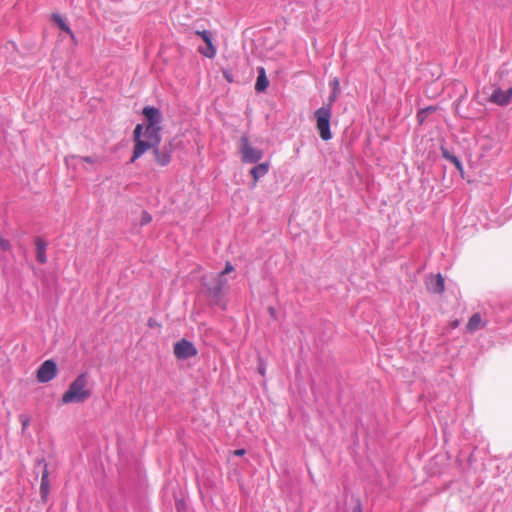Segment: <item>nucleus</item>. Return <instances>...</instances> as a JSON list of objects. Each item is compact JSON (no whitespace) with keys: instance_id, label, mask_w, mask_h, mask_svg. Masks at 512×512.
Masks as SVG:
<instances>
[{"instance_id":"nucleus-15","label":"nucleus","mask_w":512,"mask_h":512,"mask_svg":"<svg viewBox=\"0 0 512 512\" xmlns=\"http://www.w3.org/2000/svg\"><path fill=\"white\" fill-rule=\"evenodd\" d=\"M159 131H160L159 125L152 126V128L150 129V124H148L146 126L145 132H144V137L146 138L145 140L152 141V142H154V144L159 145L160 141H161Z\"/></svg>"},{"instance_id":"nucleus-4","label":"nucleus","mask_w":512,"mask_h":512,"mask_svg":"<svg viewBox=\"0 0 512 512\" xmlns=\"http://www.w3.org/2000/svg\"><path fill=\"white\" fill-rule=\"evenodd\" d=\"M143 126L138 124L134 129V151L133 156L130 160L131 163L135 162L140 156H142L148 149L155 148L158 144H154L152 141L141 139Z\"/></svg>"},{"instance_id":"nucleus-11","label":"nucleus","mask_w":512,"mask_h":512,"mask_svg":"<svg viewBox=\"0 0 512 512\" xmlns=\"http://www.w3.org/2000/svg\"><path fill=\"white\" fill-rule=\"evenodd\" d=\"M143 115L150 124V129L152 126L159 125L162 120V115L158 108L154 106H146L143 108Z\"/></svg>"},{"instance_id":"nucleus-9","label":"nucleus","mask_w":512,"mask_h":512,"mask_svg":"<svg viewBox=\"0 0 512 512\" xmlns=\"http://www.w3.org/2000/svg\"><path fill=\"white\" fill-rule=\"evenodd\" d=\"M155 160L160 166H167L171 161L172 145L171 143L165 144L162 147L159 145L154 148Z\"/></svg>"},{"instance_id":"nucleus-28","label":"nucleus","mask_w":512,"mask_h":512,"mask_svg":"<svg viewBox=\"0 0 512 512\" xmlns=\"http://www.w3.org/2000/svg\"><path fill=\"white\" fill-rule=\"evenodd\" d=\"M20 421L22 423L23 430H25L27 428V426L29 425V418L26 417L25 415H21L20 416Z\"/></svg>"},{"instance_id":"nucleus-7","label":"nucleus","mask_w":512,"mask_h":512,"mask_svg":"<svg viewBox=\"0 0 512 512\" xmlns=\"http://www.w3.org/2000/svg\"><path fill=\"white\" fill-rule=\"evenodd\" d=\"M57 374L56 363L49 359L44 361L37 370V380L40 383H47L55 378Z\"/></svg>"},{"instance_id":"nucleus-8","label":"nucleus","mask_w":512,"mask_h":512,"mask_svg":"<svg viewBox=\"0 0 512 512\" xmlns=\"http://www.w3.org/2000/svg\"><path fill=\"white\" fill-rule=\"evenodd\" d=\"M512 99V87L505 90L496 88L493 90L489 97V101L498 106H506L511 102Z\"/></svg>"},{"instance_id":"nucleus-27","label":"nucleus","mask_w":512,"mask_h":512,"mask_svg":"<svg viewBox=\"0 0 512 512\" xmlns=\"http://www.w3.org/2000/svg\"><path fill=\"white\" fill-rule=\"evenodd\" d=\"M332 91L340 93V81L338 78H334L331 83Z\"/></svg>"},{"instance_id":"nucleus-16","label":"nucleus","mask_w":512,"mask_h":512,"mask_svg":"<svg viewBox=\"0 0 512 512\" xmlns=\"http://www.w3.org/2000/svg\"><path fill=\"white\" fill-rule=\"evenodd\" d=\"M98 161H99V159L96 156L80 157V156L71 155V156L65 157V163L68 167L73 164H76V162H86L89 164H95V163H98Z\"/></svg>"},{"instance_id":"nucleus-23","label":"nucleus","mask_w":512,"mask_h":512,"mask_svg":"<svg viewBox=\"0 0 512 512\" xmlns=\"http://www.w3.org/2000/svg\"><path fill=\"white\" fill-rule=\"evenodd\" d=\"M232 271H234V266L230 262H227L224 270L217 275H221L223 278H225V275L231 273Z\"/></svg>"},{"instance_id":"nucleus-20","label":"nucleus","mask_w":512,"mask_h":512,"mask_svg":"<svg viewBox=\"0 0 512 512\" xmlns=\"http://www.w3.org/2000/svg\"><path fill=\"white\" fill-rule=\"evenodd\" d=\"M441 152H442V156H443L445 159H447V160L451 161V162L455 165L456 169H457L459 172H461V173L463 172V165H462L461 161L458 159V157H456L455 155L451 154V153H450L447 149H445V148H442V149H441Z\"/></svg>"},{"instance_id":"nucleus-30","label":"nucleus","mask_w":512,"mask_h":512,"mask_svg":"<svg viewBox=\"0 0 512 512\" xmlns=\"http://www.w3.org/2000/svg\"><path fill=\"white\" fill-rule=\"evenodd\" d=\"M234 454L236 456H242V455L245 454V450L244 449H237V450L234 451Z\"/></svg>"},{"instance_id":"nucleus-19","label":"nucleus","mask_w":512,"mask_h":512,"mask_svg":"<svg viewBox=\"0 0 512 512\" xmlns=\"http://www.w3.org/2000/svg\"><path fill=\"white\" fill-rule=\"evenodd\" d=\"M481 323H482L481 315L479 313H475L470 317V319L467 323L466 329L468 332L473 333L482 327Z\"/></svg>"},{"instance_id":"nucleus-6","label":"nucleus","mask_w":512,"mask_h":512,"mask_svg":"<svg viewBox=\"0 0 512 512\" xmlns=\"http://www.w3.org/2000/svg\"><path fill=\"white\" fill-rule=\"evenodd\" d=\"M174 354L178 359L186 360L197 354V349L191 341L181 339L174 345Z\"/></svg>"},{"instance_id":"nucleus-26","label":"nucleus","mask_w":512,"mask_h":512,"mask_svg":"<svg viewBox=\"0 0 512 512\" xmlns=\"http://www.w3.org/2000/svg\"><path fill=\"white\" fill-rule=\"evenodd\" d=\"M339 94H340V93H338V92H334V91H332V92H331V94H330V96L328 97V103H327V105H326V106H329V107H330V109H331V108H332L333 103L336 101V99H337V97H338V95H339Z\"/></svg>"},{"instance_id":"nucleus-21","label":"nucleus","mask_w":512,"mask_h":512,"mask_svg":"<svg viewBox=\"0 0 512 512\" xmlns=\"http://www.w3.org/2000/svg\"><path fill=\"white\" fill-rule=\"evenodd\" d=\"M53 20L55 21V23L59 26V28L62 31L73 36L71 29L69 28V26L66 24V22L63 20V18L60 15H58V14L53 15Z\"/></svg>"},{"instance_id":"nucleus-18","label":"nucleus","mask_w":512,"mask_h":512,"mask_svg":"<svg viewBox=\"0 0 512 512\" xmlns=\"http://www.w3.org/2000/svg\"><path fill=\"white\" fill-rule=\"evenodd\" d=\"M49 473L47 470V465H44V469L41 476V484H40V494L43 501H46L47 496L49 494Z\"/></svg>"},{"instance_id":"nucleus-3","label":"nucleus","mask_w":512,"mask_h":512,"mask_svg":"<svg viewBox=\"0 0 512 512\" xmlns=\"http://www.w3.org/2000/svg\"><path fill=\"white\" fill-rule=\"evenodd\" d=\"M332 111L329 106H322L318 108L314 113L316 120V128L322 140L328 141L332 138L330 131V119Z\"/></svg>"},{"instance_id":"nucleus-24","label":"nucleus","mask_w":512,"mask_h":512,"mask_svg":"<svg viewBox=\"0 0 512 512\" xmlns=\"http://www.w3.org/2000/svg\"><path fill=\"white\" fill-rule=\"evenodd\" d=\"M11 245L10 242L0 236V248L2 251H8L10 249Z\"/></svg>"},{"instance_id":"nucleus-29","label":"nucleus","mask_w":512,"mask_h":512,"mask_svg":"<svg viewBox=\"0 0 512 512\" xmlns=\"http://www.w3.org/2000/svg\"><path fill=\"white\" fill-rule=\"evenodd\" d=\"M351 512H362V506L360 502L358 501L356 505L352 508Z\"/></svg>"},{"instance_id":"nucleus-22","label":"nucleus","mask_w":512,"mask_h":512,"mask_svg":"<svg viewBox=\"0 0 512 512\" xmlns=\"http://www.w3.org/2000/svg\"><path fill=\"white\" fill-rule=\"evenodd\" d=\"M152 220V217L151 215L146 212V211H143L142 212V215H141V220H140V224L143 226V225H146L148 223H150Z\"/></svg>"},{"instance_id":"nucleus-12","label":"nucleus","mask_w":512,"mask_h":512,"mask_svg":"<svg viewBox=\"0 0 512 512\" xmlns=\"http://www.w3.org/2000/svg\"><path fill=\"white\" fill-rule=\"evenodd\" d=\"M427 289L433 293H442L444 291V279L441 274L430 275L426 280Z\"/></svg>"},{"instance_id":"nucleus-5","label":"nucleus","mask_w":512,"mask_h":512,"mask_svg":"<svg viewBox=\"0 0 512 512\" xmlns=\"http://www.w3.org/2000/svg\"><path fill=\"white\" fill-rule=\"evenodd\" d=\"M241 159L244 163H257L263 158V151L250 145L246 135L240 138Z\"/></svg>"},{"instance_id":"nucleus-10","label":"nucleus","mask_w":512,"mask_h":512,"mask_svg":"<svg viewBox=\"0 0 512 512\" xmlns=\"http://www.w3.org/2000/svg\"><path fill=\"white\" fill-rule=\"evenodd\" d=\"M195 33L197 35H199L202 38V40L206 43V48L205 49L200 48L199 52L208 58H214L216 55V48L212 43L211 32L207 31V30H202V31L198 30Z\"/></svg>"},{"instance_id":"nucleus-13","label":"nucleus","mask_w":512,"mask_h":512,"mask_svg":"<svg viewBox=\"0 0 512 512\" xmlns=\"http://www.w3.org/2000/svg\"><path fill=\"white\" fill-rule=\"evenodd\" d=\"M269 163L268 162H263V163H260V164H257L255 165L251 170H250V174L252 175L253 177V187L256 186L258 180L265 176L268 171H269Z\"/></svg>"},{"instance_id":"nucleus-1","label":"nucleus","mask_w":512,"mask_h":512,"mask_svg":"<svg viewBox=\"0 0 512 512\" xmlns=\"http://www.w3.org/2000/svg\"><path fill=\"white\" fill-rule=\"evenodd\" d=\"M91 390L88 387V375L81 373L73 380L67 391L62 395L63 404L83 403L91 396Z\"/></svg>"},{"instance_id":"nucleus-14","label":"nucleus","mask_w":512,"mask_h":512,"mask_svg":"<svg viewBox=\"0 0 512 512\" xmlns=\"http://www.w3.org/2000/svg\"><path fill=\"white\" fill-rule=\"evenodd\" d=\"M35 246H36V259L40 264H44L47 262V256H46V248L47 243L40 237H37L35 239Z\"/></svg>"},{"instance_id":"nucleus-17","label":"nucleus","mask_w":512,"mask_h":512,"mask_svg":"<svg viewBox=\"0 0 512 512\" xmlns=\"http://www.w3.org/2000/svg\"><path fill=\"white\" fill-rule=\"evenodd\" d=\"M268 85H269V81L266 77L265 69H264V67H259L258 68V76H257V80L255 83V90L257 92H263L266 90Z\"/></svg>"},{"instance_id":"nucleus-31","label":"nucleus","mask_w":512,"mask_h":512,"mask_svg":"<svg viewBox=\"0 0 512 512\" xmlns=\"http://www.w3.org/2000/svg\"><path fill=\"white\" fill-rule=\"evenodd\" d=\"M269 311H270V313H271L272 315L274 314V308L270 307V308H269Z\"/></svg>"},{"instance_id":"nucleus-2","label":"nucleus","mask_w":512,"mask_h":512,"mask_svg":"<svg viewBox=\"0 0 512 512\" xmlns=\"http://www.w3.org/2000/svg\"><path fill=\"white\" fill-rule=\"evenodd\" d=\"M227 284V279L223 278L221 275H214L211 277L204 276L201 279V291L213 304L224 308L225 301L223 290Z\"/></svg>"},{"instance_id":"nucleus-25","label":"nucleus","mask_w":512,"mask_h":512,"mask_svg":"<svg viewBox=\"0 0 512 512\" xmlns=\"http://www.w3.org/2000/svg\"><path fill=\"white\" fill-rule=\"evenodd\" d=\"M259 363H258V372L260 375L265 376L266 373V363L263 361L262 358L259 357Z\"/></svg>"}]
</instances>
